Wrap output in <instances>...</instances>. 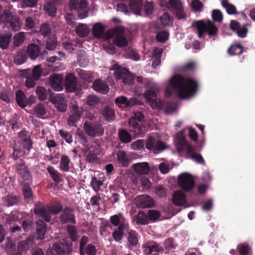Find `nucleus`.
<instances>
[{
  "instance_id": "58836bf2",
  "label": "nucleus",
  "mask_w": 255,
  "mask_h": 255,
  "mask_svg": "<svg viewBox=\"0 0 255 255\" xmlns=\"http://www.w3.org/2000/svg\"><path fill=\"white\" fill-rule=\"evenodd\" d=\"M82 113L79 110L75 111L67 120V124L70 127H76V124L80 120Z\"/></svg>"
},
{
  "instance_id": "bb28decb",
  "label": "nucleus",
  "mask_w": 255,
  "mask_h": 255,
  "mask_svg": "<svg viewBox=\"0 0 255 255\" xmlns=\"http://www.w3.org/2000/svg\"><path fill=\"white\" fill-rule=\"evenodd\" d=\"M172 202L174 205L178 206L184 205L186 202L185 194L181 191L175 192L173 195Z\"/></svg>"
},
{
  "instance_id": "7c9ffc66",
  "label": "nucleus",
  "mask_w": 255,
  "mask_h": 255,
  "mask_svg": "<svg viewBox=\"0 0 255 255\" xmlns=\"http://www.w3.org/2000/svg\"><path fill=\"white\" fill-rule=\"evenodd\" d=\"M36 231L38 238L43 239L47 230V225L44 221L39 219L36 222Z\"/></svg>"
},
{
  "instance_id": "423d86ee",
  "label": "nucleus",
  "mask_w": 255,
  "mask_h": 255,
  "mask_svg": "<svg viewBox=\"0 0 255 255\" xmlns=\"http://www.w3.org/2000/svg\"><path fill=\"white\" fill-rule=\"evenodd\" d=\"M177 182L179 187L186 192L191 191L195 184L193 177L187 172L180 174L178 177Z\"/></svg>"
},
{
  "instance_id": "a19ab883",
  "label": "nucleus",
  "mask_w": 255,
  "mask_h": 255,
  "mask_svg": "<svg viewBox=\"0 0 255 255\" xmlns=\"http://www.w3.org/2000/svg\"><path fill=\"white\" fill-rule=\"evenodd\" d=\"M102 114L105 120L108 122H111L115 120V111L109 107H106L104 108L102 112Z\"/></svg>"
},
{
  "instance_id": "cd10ccee",
  "label": "nucleus",
  "mask_w": 255,
  "mask_h": 255,
  "mask_svg": "<svg viewBox=\"0 0 255 255\" xmlns=\"http://www.w3.org/2000/svg\"><path fill=\"white\" fill-rule=\"evenodd\" d=\"M144 0H129L130 9L136 15H140Z\"/></svg>"
},
{
  "instance_id": "f8f14e48",
  "label": "nucleus",
  "mask_w": 255,
  "mask_h": 255,
  "mask_svg": "<svg viewBox=\"0 0 255 255\" xmlns=\"http://www.w3.org/2000/svg\"><path fill=\"white\" fill-rule=\"evenodd\" d=\"M53 249L60 255L69 254L72 252V244L66 241H64L63 243H56L53 245Z\"/></svg>"
},
{
  "instance_id": "9b49d317",
  "label": "nucleus",
  "mask_w": 255,
  "mask_h": 255,
  "mask_svg": "<svg viewBox=\"0 0 255 255\" xmlns=\"http://www.w3.org/2000/svg\"><path fill=\"white\" fill-rule=\"evenodd\" d=\"M115 37L113 40L114 43L119 47L126 46L128 41L126 37L124 36L125 30L123 27H117L114 29Z\"/></svg>"
},
{
  "instance_id": "a18cd8bd",
  "label": "nucleus",
  "mask_w": 255,
  "mask_h": 255,
  "mask_svg": "<svg viewBox=\"0 0 255 255\" xmlns=\"http://www.w3.org/2000/svg\"><path fill=\"white\" fill-rule=\"evenodd\" d=\"M137 225H147L148 223V218L146 214L142 211H140L138 214L134 217Z\"/></svg>"
},
{
  "instance_id": "13d9d810",
  "label": "nucleus",
  "mask_w": 255,
  "mask_h": 255,
  "mask_svg": "<svg viewBox=\"0 0 255 255\" xmlns=\"http://www.w3.org/2000/svg\"><path fill=\"white\" fill-rule=\"evenodd\" d=\"M18 143L20 144L23 149H24L28 152H29L33 146V142L30 137L27 138L19 140Z\"/></svg>"
},
{
  "instance_id": "4c0bfd02",
  "label": "nucleus",
  "mask_w": 255,
  "mask_h": 255,
  "mask_svg": "<svg viewBox=\"0 0 255 255\" xmlns=\"http://www.w3.org/2000/svg\"><path fill=\"white\" fill-rule=\"evenodd\" d=\"M75 32L79 37H85L88 35L90 29L86 24L80 23L76 27Z\"/></svg>"
},
{
  "instance_id": "a878e982",
  "label": "nucleus",
  "mask_w": 255,
  "mask_h": 255,
  "mask_svg": "<svg viewBox=\"0 0 255 255\" xmlns=\"http://www.w3.org/2000/svg\"><path fill=\"white\" fill-rule=\"evenodd\" d=\"M128 226H126L124 224L118 226V229L112 233V237L114 241L118 243H121L125 232L128 229Z\"/></svg>"
},
{
  "instance_id": "c03bdc74",
  "label": "nucleus",
  "mask_w": 255,
  "mask_h": 255,
  "mask_svg": "<svg viewBox=\"0 0 255 255\" xmlns=\"http://www.w3.org/2000/svg\"><path fill=\"white\" fill-rule=\"evenodd\" d=\"M70 159L67 155H62L60 161V169L65 172H67L70 169L69 164Z\"/></svg>"
},
{
  "instance_id": "e433bc0d",
  "label": "nucleus",
  "mask_w": 255,
  "mask_h": 255,
  "mask_svg": "<svg viewBox=\"0 0 255 255\" xmlns=\"http://www.w3.org/2000/svg\"><path fill=\"white\" fill-rule=\"evenodd\" d=\"M13 152L12 157L15 161L19 160L18 157L25 154V150L23 149L22 146L18 142L15 143L13 147Z\"/></svg>"
},
{
  "instance_id": "3c124183",
  "label": "nucleus",
  "mask_w": 255,
  "mask_h": 255,
  "mask_svg": "<svg viewBox=\"0 0 255 255\" xmlns=\"http://www.w3.org/2000/svg\"><path fill=\"white\" fill-rule=\"evenodd\" d=\"M44 9L48 15L52 17L55 16L57 12V7L55 4L51 2L44 4Z\"/></svg>"
},
{
  "instance_id": "de8ad7c7",
  "label": "nucleus",
  "mask_w": 255,
  "mask_h": 255,
  "mask_svg": "<svg viewBox=\"0 0 255 255\" xmlns=\"http://www.w3.org/2000/svg\"><path fill=\"white\" fill-rule=\"evenodd\" d=\"M25 39V33L23 32H19L15 34L13 38V44L14 47H19L23 43Z\"/></svg>"
},
{
  "instance_id": "2eb2a0df",
  "label": "nucleus",
  "mask_w": 255,
  "mask_h": 255,
  "mask_svg": "<svg viewBox=\"0 0 255 255\" xmlns=\"http://www.w3.org/2000/svg\"><path fill=\"white\" fill-rule=\"evenodd\" d=\"M35 215L43 218L45 222H49L51 219L49 208L45 207L41 203L36 205L34 209Z\"/></svg>"
},
{
  "instance_id": "b1692460",
  "label": "nucleus",
  "mask_w": 255,
  "mask_h": 255,
  "mask_svg": "<svg viewBox=\"0 0 255 255\" xmlns=\"http://www.w3.org/2000/svg\"><path fill=\"white\" fill-rule=\"evenodd\" d=\"M92 87L94 90L103 94L108 93L109 88L108 85L101 79H97L93 83Z\"/></svg>"
},
{
  "instance_id": "864d4df0",
  "label": "nucleus",
  "mask_w": 255,
  "mask_h": 255,
  "mask_svg": "<svg viewBox=\"0 0 255 255\" xmlns=\"http://www.w3.org/2000/svg\"><path fill=\"white\" fill-rule=\"evenodd\" d=\"M23 195L25 202L30 203L32 201V193L31 188L28 185H24L22 188Z\"/></svg>"
},
{
  "instance_id": "4468645a",
  "label": "nucleus",
  "mask_w": 255,
  "mask_h": 255,
  "mask_svg": "<svg viewBox=\"0 0 255 255\" xmlns=\"http://www.w3.org/2000/svg\"><path fill=\"white\" fill-rule=\"evenodd\" d=\"M62 212L59 217V220L63 224L66 223L75 224L76 223L75 216L73 213V209L72 208L66 207Z\"/></svg>"
},
{
  "instance_id": "20e7f679",
  "label": "nucleus",
  "mask_w": 255,
  "mask_h": 255,
  "mask_svg": "<svg viewBox=\"0 0 255 255\" xmlns=\"http://www.w3.org/2000/svg\"><path fill=\"white\" fill-rule=\"evenodd\" d=\"M144 86L148 90L144 93V98L152 106H156L157 97L156 93L154 91L158 90L159 87L156 83L148 79L145 81Z\"/></svg>"
},
{
  "instance_id": "dca6fc26",
  "label": "nucleus",
  "mask_w": 255,
  "mask_h": 255,
  "mask_svg": "<svg viewBox=\"0 0 255 255\" xmlns=\"http://www.w3.org/2000/svg\"><path fill=\"white\" fill-rule=\"evenodd\" d=\"M49 99L59 112H64L66 111L67 105L66 101L63 96L56 94L54 96H50Z\"/></svg>"
},
{
  "instance_id": "09e8293b",
  "label": "nucleus",
  "mask_w": 255,
  "mask_h": 255,
  "mask_svg": "<svg viewBox=\"0 0 255 255\" xmlns=\"http://www.w3.org/2000/svg\"><path fill=\"white\" fill-rule=\"evenodd\" d=\"M47 170L50 175V177L52 180L57 183L61 182V174L54 168L52 166H48L47 168Z\"/></svg>"
},
{
  "instance_id": "2f4dec72",
  "label": "nucleus",
  "mask_w": 255,
  "mask_h": 255,
  "mask_svg": "<svg viewBox=\"0 0 255 255\" xmlns=\"http://www.w3.org/2000/svg\"><path fill=\"white\" fill-rule=\"evenodd\" d=\"M39 47L35 44H31L27 47L26 53L32 60H35L39 55Z\"/></svg>"
},
{
  "instance_id": "72a5a7b5",
  "label": "nucleus",
  "mask_w": 255,
  "mask_h": 255,
  "mask_svg": "<svg viewBox=\"0 0 255 255\" xmlns=\"http://www.w3.org/2000/svg\"><path fill=\"white\" fill-rule=\"evenodd\" d=\"M133 169L138 174H146L149 171V165L147 162L137 163L133 165Z\"/></svg>"
},
{
  "instance_id": "49530a36",
  "label": "nucleus",
  "mask_w": 255,
  "mask_h": 255,
  "mask_svg": "<svg viewBox=\"0 0 255 255\" xmlns=\"http://www.w3.org/2000/svg\"><path fill=\"white\" fill-rule=\"evenodd\" d=\"M4 204L8 206H12L16 205L19 202V199L15 195L8 194L3 198Z\"/></svg>"
},
{
  "instance_id": "6e6d98bb",
  "label": "nucleus",
  "mask_w": 255,
  "mask_h": 255,
  "mask_svg": "<svg viewBox=\"0 0 255 255\" xmlns=\"http://www.w3.org/2000/svg\"><path fill=\"white\" fill-rule=\"evenodd\" d=\"M57 41L55 35L49 36L46 41V47L48 50H53L57 46Z\"/></svg>"
},
{
  "instance_id": "a211bd4d",
  "label": "nucleus",
  "mask_w": 255,
  "mask_h": 255,
  "mask_svg": "<svg viewBox=\"0 0 255 255\" xmlns=\"http://www.w3.org/2000/svg\"><path fill=\"white\" fill-rule=\"evenodd\" d=\"M20 221H21V225L25 232L32 230L34 228V223L31 216L25 212H21Z\"/></svg>"
},
{
  "instance_id": "c85d7f7f",
  "label": "nucleus",
  "mask_w": 255,
  "mask_h": 255,
  "mask_svg": "<svg viewBox=\"0 0 255 255\" xmlns=\"http://www.w3.org/2000/svg\"><path fill=\"white\" fill-rule=\"evenodd\" d=\"M118 161L124 167H128L130 161L129 156L124 150H119L116 153Z\"/></svg>"
},
{
  "instance_id": "4d7b16f0",
  "label": "nucleus",
  "mask_w": 255,
  "mask_h": 255,
  "mask_svg": "<svg viewBox=\"0 0 255 255\" xmlns=\"http://www.w3.org/2000/svg\"><path fill=\"white\" fill-rule=\"evenodd\" d=\"M78 75L85 82L90 83L93 81V76L91 72L82 69L78 71Z\"/></svg>"
},
{
  "instance_id": "f03ea898",
  "label": "nucleus",
  "mask_w": 255,
  "mask_h": 255,
  "mask_svg": "<svg viewBox=\"0 0 255 255\" xmlns=\"http://www.w3.org/2000/svg\"><path fill=\"white\" fill-rule=\"evenodd\" d=\"M0 23L5 26L10 27L14 31H18L20 28L19 18L8 9H3L0 4Z\"/></svg>"
},
{
  "instance_id": "0e129e2a",
  "label": "nucleus",
  "mask_w": 255,
  "mask_h": 255,
  "mask_svg": "<svg viewBox=\"0 0 255 255\" xmlns=\"http://www.w3.org/2000/svg\"><path fill=\"white\" fill-rule=\"evenodd\" d=\"M36 93L40 101H44L47 99V92L45 88L37 86L36 89Z\"/></svg>"
},
{
  "instance_id": "37998d69",
  "label": "nucleus",
  "mask_w": 255,
  "mask_h": 255,
  "mask_svg": "<svg viewBox=\"0 0 255 255\" xmlns=\"http://www.w3.org/2000/svg\"><path fill=\"white\" fill-rule=\"evenodd\" d=\"M227 52L231 56L240 55L243 52V46L240 44H233L228 49Z\"/></svg>"
},
{
  "instance_id": "e2e57ef3",
  "label": "nucleus",
  "mask_w": 255,
  "mask_h": 255,
  "mask_svg": "<svg viewBox=\"0 0 255 255\" xmlns=\"http://www.w3.org/2000/svg\"><path fill=\"white\" fill-rule=\"evenodd\" d=\"M20 213L21 212L14 214L12 212L10 214L6 215L5 218L6 223L8 224H11L15 221H18L20 222V216L21 217Z\"/></svg>"
},
{
  "instance_id": "774afa93",
  "label": "nucleus",
  "mask_w": 255,
  "mask_h": 255,
  "mask_svg": "<svg viewBox=\"0 0 255 255\" xmlns=\"http://www.w3.org/2000/svg\"><path fill=\"white\" fill-rule=\"evenodd\" d=\"M34 110L38 118H42L46 113L45 107L42 104H37L34 107Z\"/></svg>"
},
{
  "instance_id": "c756f323",
  "label": "nucleus",
  "mask_w": 255,
  "mask_h": 255,
  "mask_svg": "<svg viewBox=\"0 0 255 255\" xmlns=\"http://www.w3.org/2000/svg\"><path fill=\"white\" fill-rule=\"evenodd\" d=\"M110 221L114 226H121L124 224L126 226H129L128 220H127L122 214L115 215L110 218Z\"/></svg>"
},
{
  "instance_id": "c9c22d12",
  "label": "nucleus",
  "mask_w": 255,
  "mask_h": 255,
  "mask_svg": "<svg viewBox=\"0 0 255 255\" xmlns=\"http://www.w3.org/2000/svg\"><path fill=\"white\" fill-rule=\"evenodd\" d=\"M237 250L239 255H252L253 252L251 247L247 243L239 244Z\"/></svg>"
},
{
  "instance_id": "39448f33",
  "label": "nucleus",
  "mask_w": 255,
  "mask_h": 255,
  "mask_svg": "<svg viewBox=\"0 0 255 255\" xmlns=\"http://www.w3.org/2000/svg\"><path fill=\"white\" fill-rule=\"evenodd\" d=\"M88 3L86 0H70L68 5L71 10H77L78 16L81 19L88 15Z\"/></svg>"
},
{
  "instance_id": "338daca9",
  "label": "nucleus",
  "mask_w": 255,
  "mask_h": 255,
  "mask_svg": "<svg viewBox=\"0 0 255 255\" xmlns=\"http://www.w3.org/2000/svg\"><path fill=\"white\" fill-rule=\"evenodd\" d=\"M169 32L165 30L158 31L156 34V39L158 42H165L169 37Z\"/></svg>"
},
{
  "instance_id": "393cba45",
  "label": "nucleus",
  "mask_w": 255,
  "mask_h": 255,
  "mask_svg": "<svg viewBox=\"0 0 255 255\" xmlns=\"http://www.w3.org/2000/svg\"><path fill=\"white\" fill-rule=\"evenodd\" d=\"M34 241L32 238L28 237L25 240L19 242L17 246V250L21 253L26 252L34 246Z\"/></svg>"
},
{
  "instance_id": "680f3d73",
  "label": "nucleus",
  "mask_w": 255,
  "mask_h": 255,
  "mask_svg": "<svg viewBox=\"0 0 255 255\" xmlns=\"http://www.w3.org/2000/svg\"><path fill=\"white\" fill-rule=\"evenodd\" d=\"M144 119V115L141 111H136L134 113L133 116L128 121V124H133L134 122H142Z\"/></svg>"
},
{
  "instance_id": "1a4fd4ad",
  "label": "nucleus",
  "mask_w": 255,
  "mask_h": 255,
  "mask_svg": "<svg viewBox=\"0 0 255 255\" xmlns=\"http://www.w3.org/2000/svg\"><path fill=\"white\" fill-rule=\"evenodd\" d=\"M170 1L169 9L173 11L177 19H185L186 14L182 1L180 0H170Z\"/></svg>"
},
{
  "instance_id": "5fc2aeb1",
  "label": "nucleus",
  "mask_w": 255,
  "mask_h": 255,
  "mask_svg": "<svg viewBox=\"0 0 255 255\" xmlns=\"http://www.w3.org/2000/svg\"><path fill=\"white\" fill-rule=\"evenodd\" d=\"M160 21L164 26H171L173 24V18L166 12L160 17Z\"/></svg>"
},
{
  "instance_id": "ea45409f",
  "label": "nucleus",
  "mask_w": 255,
  "mask_h": 255,
  "mask_svg": "<svg viewBox=\"0 0 255 255\" xmlns=\"http://www.w3.org/2000/svg\"><path fill=\"white\" fill-rule=\"evenodd\" d=\"M27 55L24 49H21L16 53L14 57V62L16 65L24 63L27 59Z\"/></svg>"
},
{
  "instance_id": "603ef678",
  "label": "nucleus",
  "mask_w": 255,
  "mask_h": 255,
  "mask_svg": "<svg viewBox=\"0 0 255 255\" xmlns=\"http://www.w3.org/2000/svg\"><path fill=\"white\" fill-rule=\"evenodd\" d=\"M11 35L8 34H0V47L2 49L7 48Z\"/></svg>"
},
{
  "instance_id": "052dcab7",
  "label": "nucleus",
  "mask_w": 255,
  "mask_h": 255,
  "mask_svg": "<svg viewBox=\"0 0 255 255\" xmlns=\"http://www.w3.org/2000/svg\"><path fill=\"white\" fill-rule=\"evenodd\" d=\"M67 231L71 240L73 242H76L78 238V232L76 227L73 225H68L67 226Z\"/></svg>"
},
{
  "instance_id": "0eeeda50",
  "label": "nucleus",
  "mask_w": 255,
  "mask_h": 255,
  "mask_svg": "<svg viewBox=\"0 0 255 255\" xmlns=\"http://www.w3.org/2000/svg\"><path fill=\"white\" fill-rule=\"evenodd\" d=\"M84 130L86 134L91 137L101 136L104 132V128L99 124L86 122L83 125Z\"/></svg>"
},
{
  "instance_id": "f257e3e1",
  "label": "nucleus",
  "mask_w": 255,
  "mask_h": 255,
  "mask_svg": "<svg viewBox=\"0 0 255 255\" xmlns=\"http://www.w3.org/2000/svg\"><path fill=\"white\" fill-rule=\"evenodd\" d=\"M170 85L178 92V96L181 99H185L195 94L198 87L197 81L191 78H185L179 74L175 75L171 78Z\"/></svg>"
},
{
  "instance_id": "ddd939ff",
  "label": "nucleus",
  "mask_w": 255,
  "mask_h": 255,
  "mask_svg": "<svg viewBox=\"0 0 255 255\" xmlns=\"http://www.w3.org/2000/svg\"><path fill=\"white\" fill-rule=\"evenodd\" d=\"M142 249L145 255H156L162 249L157 243L150 241L142 245Z\"/></svg>"
},
{
  "instance_id": "6ab92c4d",
  "label": "nucleus",
  "mask_w": 255,
  "mask_h": 255,
  "mask_svg": "<svg viewBox=\"0 0 255 255\" xmlns=\"http://www.w3.org/2000/svg\"><path fill=\"white\" fill-rule=\"evenodd\" d=\"M114 76L117 79H123V82L125 84L131 85L133 83V78L131 73L127 70H119L115 71Z\"/></svg>"
},
{
  "instance_id": "412c9836",
  "label": "nucleus",
  "mask_w": 255,
  "mask_h": 255,
  "mask_svg": "<svg viewBox=\"0 0 255 255\" xmlns=\"http://www.w3.org/2000/svg\"><path fill=\"white\" fill-rule=\"evenodd\" d=\"M77 78L72 74H68L65 79V87L69 92H75L77 89Z\"/></svg>"
},
{
  "instance_id": "9d476101",
  "label": "nucleus",
  "mask_w": 255,
  "mask_h": 255,
  "mask_svg": "<svg viewBox=\"0 0 255 255\" xmlns=\"http://www.w3.org/2000/svg\"><path fill=\"white\" fill-rule=\"evenodd\" d=\"M174 142L177 151L181 153L184 151L187 152L190 147H193L186 140L185 137L182 132L178 133L175 137Z\"/></svg>"
},
{
  "instance_id": "aec40b11",
  "label": "nucleus",
  "mask_w": 255,
  "mask_h": 255,
  "mask_svg": "<svg viewBox=\"0 0 255 255\" xmlns=\"http://www.w3.org/2000/svg\"><path fill=\"white\" fill-rule=\"evenodd\" d=\"M127 233V246L129 249H132L136 246L138 243V234L135 230L128 229L126 231Z\"/></svg>"
},
{
  "instance_id": "69168bd1",
  "label": "nucleus",
  "mask_w": 255,
  "mask_h": 255,
  "mask_svg": "<svg viewBox=\"0 0 255 255\" xmlns=\"http://www.w3.org/2000/svg\"><path fill=\"white\" fill-rule=\"evenodd\" d=\"M103 185V181L98 180L95 176L92 177L90 185L95 192H98L100 189V187Z\"/></svg>"
},
{
  "instance_id": "473e14b6",
  "label": "nucleus",
  "mask_w": 255,
  "mask_h": 255,
  "mask_svg": "<svg viewBox=\"0 0 255 255\" xmlns=\"http://www.w3.org/2000/svg\"><path fill=\"white\" fill-rule=\"evenodd\" d=\"M15 96L16 103L20 107L23 109L27 106V98L23 91L18 90L16 92Z\"/></svg>"
},
{
  "instance_id": "7ed1b4c3",
  "label": "nucleus",
  "mask_w": 255,
  "mask_h": 255,
  "mask_svg": "<svg viewBox=\"0 0 255 255\" xmlns=\"http://www.w3.org/2000/svg\"><path fill=\"white\" fill-rule=\"evenodd\" d=\"M196 27L199 38H202L205 33H207L210 37L217 35L218 29L213 21L199 20L196 23Z\"/></svg>"
},
{
  "instance_id": "79ce46f5",
  "label": "nucleus",
  "mask_w": 255,
  "mask_h": 255,
  "mask_svg": "<svg viewBox=\"0 0 255 255\" xmlns=\"http://www.w3.org/2000/svg\"><path fill=\"white\" fill-rule=\"evenodd\" d=\"M105 31L104 26L100 23H95L93 27V34L94 37L100 38L102 37Z\"/></svg>"
},
{
  "instance_id": "f704fd0d",
  "label": "nucleus",
  "mask_w": 255,
  "mask_h": 255,
  "mask_svg": "<svg viewBox=\"0 0 255 255\" xmlns=\"http://www.w3.org/2000/svg\"><path fill=\"white\" fill-rule=\"evenodd\" d=\"M186 153L188 155H190L191 157L197 163L201 164H204L205 161L201 154L197 153L193 146L190 147Z\"/></svg>"
},
{
  "instance_id": "5701e85b",
  "label": "nucleus",
  "mask_w": 255,
  "mask_h": 255,
  "mask_svg": "<svg viewBox=\"0 0 255 255\" xmlns=\"http://www.w3.org/2000/svg\"><path fill=\"white\" fill-rule=\"evenodd\" d=\"M136 201L137 205L141 208L151 207L154 204L152 198L147 195H138Z\"/></svg>"
},
{
  "instance_id": "6e6552de",
  "label": "nucleus",
  "mask_w": 255,
  "mask_h": 255,
  "mask_svg": "<svg viewBox=\"0 0 255 255\" xmlns=\"http://www.w3.org/2000/svg\"><path fill=\"white\" fill-rule=\"evenodd\" d=\"M13 167L22 179L27 181L31 179V173L28 170L24 160L21 159L17 160L13 165Z\"/></svg>"
},
{
  "instance_id": "f3484780",
  "label": "nucleus",
  "mask_w": 255,
  "mask_h": 255,
  "mask_svg": "<svg viewBox=\"0 0 255 255\" xmlns=\"http://www.w3.org/2000/svg\"><path fill=\"white\" fill-rule=\"evenodd\" d=\"M50 85L57 91H60L63 88V78L58 74H53L49 77Z\"/></svg>"
},
{
  "instance_id": "bf43d9fd",
  "label": "nucleus",
  "mask_w": 255,
  "mask_h": 255,
  "mask_svg": "<svg viewBox=\"0 0 255 255\" xmlns=\"http://www.w3.org/2000/svg\"><path fill=\"white\" fill-rule=\"evenodd\" d=\"M48 208L51 214L54 215L61 212L64 209L62 204L59 202L55 203Z\"/></svg>"
},
{
  "instance_id": "4be33fe9",
  "label": "nucleus",
  "mask_w": 255,
  "mask_h": 255,
  "mask_svg": "<svg viewBox=\"0 0 255 255\" xmlns=\"http://www.w3.org/2000/svg\"><path fill=\"white\" fill-rule=\"evenodd\" d=\"M42 70L40 65L35 66L32 70L30 69H24L21 71V76H28L30 75L35 80H39L41 76Z\"/></svg>"
},
{
  "instance_id": "8fccbe9b",
  "label": "nucleus",
  "mask_w": 255,
  "mask_h": 255,
  "mask_svg": "<svg viewBox=\"0 0 255 255\" xmlns=\"http://www.w3.org/2000/svg\"><path fill=\"white\" fill-rule=\"evenodd\" d=\"M118 134L120 140L123 143H128L131 141V135L124 129L119 130Z\"/></svg>"
}]
</instances>
